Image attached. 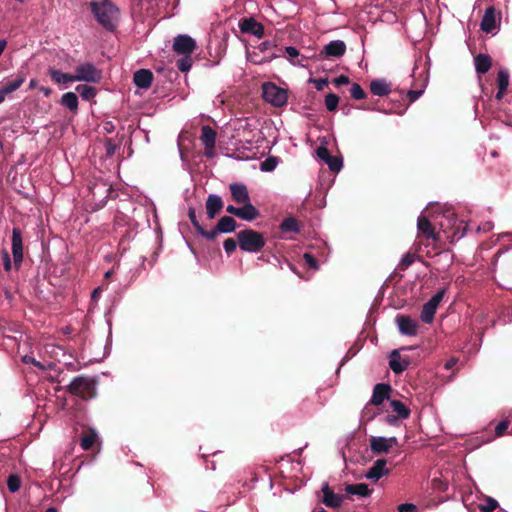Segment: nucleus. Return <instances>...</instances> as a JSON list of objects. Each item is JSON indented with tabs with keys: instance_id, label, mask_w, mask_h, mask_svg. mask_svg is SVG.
<instances>
[{
	"instance_id": "4468645a",
	"label": "nucleus",
	"mask_w": 512,
	"mask_h": 512,
	"mask_svg": "<svg viewBox=\"0 0 512 512\" xmlns=\"http://www.w3.org/2000/svg\"><path fill=\"white\" fill-rule=\"evenodd\" d=\"M232 199L238 204H244L250 201V196L246 185L243 183H231L229 186Z\"/></svg>"
},
{
	"instance_id": "f8f14e48",
	"label": "nucleus",
	"mask_w": 512,
	"mask_h": 512,
	"mask_svg": "<svg viewBox=\"0 0 512 512\" xmlns=\"http://www.w3.org/2000/svg\"><path fill=\"white\" fill-rule=\"evenodd\" d=\"M12 255L15 265L19 266L23 260V242L19 228L12 230Z\"/></svg>"
},
{
	"instance_id": "13d9d810",
	"label": "nucleus",
	"mask_w": 512,
	"mask_h": 512,
	"mask_svg": "<svg viewBox=\"0 0 512 512\" xmlns=\"http://www.w3.org/2000/svg\"><path fill=\"white\" fill-rule=\"evenodd\" d=\"M334 83L336 86H342L349 83V78L345 75H340L334 79Z\"/></svg>"
},
{
	"instance_id": "6e6552de",
	"label": "nucleus",
	"mask_w": 512,
	"mask_h": 512,
	"mask_svg": "<svg viewBox=\"0 0 512 512\" xmlns=\"http://www.w3.org/2000/svg\"><path fill=\"white\" fill-rule=\"evenodd\" d=\"M445 294V289L439 290L432 298L423 305L421 311V320L424 323H431L434 319L437 308Z\"/></svg>"
},
{
	"instance_id": "423d86ee",
	"label": "nucleus",
	"mask_w": 512,
	"mask_h": 512,
	"mask_svg": "<svg viewBox=\"0 0 512 512\" xmlns=\"http://www.w3.org/2000/svg\"><path fill=\"white\" fill-rule=\"evenodd\" d=\"M263 97L267 102L276 107H281L287 102L286 91L273 83L263 85Z\"/></svg>"
},
{
	"instance_id": "393cba45",
	"label": "nucleus",
	"mask_w": 512,
	"mask_h": 512,
	"mask_svg": "<svg viewBox=\"0 0 512 512\" xmlns=\"http://www.w3.org/2000/svg\"><path fill=\"white\" fill-rule=\"evenodd\" d=\"M475 70L479 75L487 73L491 67V58L487 54H478L474 58Z\"/></svg>"
},
{
	"instance_id": "09e8293b",
	"label": "nucleus",
	"mask_w": 512,
	"mask_h": 512,
	"mask_svg": "<svg viewBox=\"0 0 512 512\" xmlns=\"http://www.w3.org/2000/svg\"><path fill=\"white\" fill-rule=\"evenodd\" d=\"M188 217L192 223V225L194 226L195 230H200L201 229V225L199 223V221L197 220V217H196V212H195V209L193 207H189L188 208Z\"/></svg>"
},
{
	"instance_id": "680f3d73",
	"label": "nucleus",
	"mask_w": 512,
	"mask_h": 512,
	"mask_svg": "<svg viewBox=\"0 0 512 512\" xmlns=\"http://www.w3.org/2000/svg\"><path fill=\"white\" fill-rule=\"evenodd\" d=\"M274 46H275V44H274L273 41H264V42H262L259 45V49L264 52V51H267V50H269L270 48H272Z\"/></svg>"
},
{
	"instance_id": "f257e3e1",
	"label": "nucleus",
	"mask_w": 512,
	"mask_h": 512,
	"mask_svg": "<svg viewBox=\"0 0 512 512\" xmlns=\"http://www.w3.org/2000/svg\"><path fill=\"white\" fill-rule=\"evenodd\" d=\"M462 223L457 224V220L453 214L440 216H433L430 220L426 215V210L423 211L417 220V229L427 239L438 241L440 239L439 232H436V228H439L443 232H448L450 229L455 231L452 235V241L454 239H461L466 234L467 224L461 227Z\"/></svg>"
},
{
	"instance_id": "774afa93",
	"label": "nucleus",
	"mask_w": 512,
	"mask_h": 512,
	"mask_svg": "<svg viewBox=\"0 0 512 512\" xmlns=\"http://www.w3.org/2000/svg\"><path fill=\"white\" fill-rule=\"evenodd\" d=\"M505 92H506V90H500V89L498 88V92L496 93V99H497V100H501V99L503 98V96H504Z\"/></svg>"
},
{
	"instance_id": "5701e85b",
	"label": "nucleus",
	"mask_w": 512,
	"mask_h": 512,
	"mask_svg": "<svg viewBox=\"0 0 512 512\" xmlns=\"http://www.w3.org/2000/svg\"><path fill=\"white\" fill-rule=\"evenodd\" d=\"M259 216L258 209L251 203V201L242 204L239 207L238 218L245 221H253Z\"/></svg>"
},
{
	"instance_id": "603ef678",
	"label": "nucleus",
	"mask_w": 512,
	"mask_h": 512,
	"mask_svg": "<svg viewBox=\"0 0 512 512\" xmlns=\"http://www.w3.org/2000/svg\"><path fill=\"white\" fill-rule=\"evenodd\" d=\"M317 156L324 162L331 156L328 149L324 146H320L316 150Z\"/></svg>"
},
{
	"instance_id": "052dcab7",
	"label": "nucleus",
	"mask_w": 512,
	"mask_h": 512,
	"mask_svg": "<svg viewBox=\"0 0 512 512\" xmlns=\"http://www.w3.org/2000/svg\"><path fill=\"white\" fill-rule=\"evenodd\" d=\"M205 156L208 158H213L215 156V145L205 146Z\"/></svg>"
},
{
	"instance_id": "f704fd0d",
	"label": "nucleus",
	"mask_w": 512,
	"mask_h": 512,
	"mask_svg": "<svg viewBox=\"0 0 512 512\" xmlns=\"http://www.w3.org/2000/svg\"><path fill=\"white\" fill-rule=\"evenodd\" d=\"M22 361L25 364H32L43 371L51 370L54 368V364L52 362H49L47 364H42L41 362L37 361L34 357L29 356V355H24L22 357Z\"/></svg>"
},
{
	"instance_id": "0eeeda50",
	"label": "nucleus",
	"mask_w": 512,
	"mask_h": 512,
	"mask_svg": "<svg viewBox=\"0 0 512 512\" xmlns=\"http://www.w3.org/2000/svg\"><path fill=\"white\" fill-rule=\"evenodd\" d=\"M26 79L27 71L23 68L18 70L17 73L9 76L0 88V95L2 96L3 100H5L9 94L17 91L26 81Z\"/></svg>"
},
{
	"instance_id": "69168bd1",
	"label": "nucleus",
	"mask_w": 512,
	"mask_h": 512,
	"mask_svg": "<svg viewBox=\"0 0 512 512\" xmlns=\"http://www.w3.org/2000/svg\"><path fill=\"white\" fill-rule=\"evenodd\" d=\"M226 211L229 213V214H232V215H235L236 217H238V214H239V207H235L233 205H228L226 207Z\"/></svg>"
},
{
	"instance_id": "4d7b16f0",
	"label": "nucleus",
	"mask_w": 512,
	"mask_h": 512,
	"mask_svg": "<svg viewBox=\"0 0 512 512\" xmlns=\"http://www.w3.org/2000/svg\"><path fill=\"white\" fill-rule=\"evenodd\" d=\"M415 510L416 506L410 503L401 504L398 507L399 512H415Z\"/></svg>"
},
{
	"instance_id": "a878e982",
	"label": "nucleus",
	"mask_w": 512,
	"mask_h": 512,
	"mask_svg": "<svg viewBox=\"0 0 512 512\" xmlns=\"http://www.w3.org/2000/svg\"><path fill=\"white\" fill-rule=\"evenodd\" d=\"M48 74L51 77V79L57 84L66 85L68 83L75 82L73 74L64 73L55 68H50L48 70Z\"/></svg>"
},
{
	"instance_id": "9d476101",
	"label": "nucleus",
	"mask_w": 512,
	"mask_h": 512,
	"mask_svg": "<svg viewBox=\"0 0 512 512\" xmlns=\"http://www.w3.org/2000/svg\"><path fill=\"white\" fill-rule=\"evenodd\" d=\"M395 323L402 335L411 337L415 336L418 332V322L415 319H412L410 316L397 315L395 318Z\"/></svg>"
},
{
	"instance_id": "f3484780",
	"label": "nucleus",
	"mask_w": 512,
	"mask_h": 512,
	"mask_svg": "<svg viewBox=\"0 0 512 512\" xmlns=\"http://www.w3.org/2000/svg\"><path fill=\"white\" fill-rule=\"evenodd\" d=\"M223 208V201L219 195L210 194L206 200V213L208 219H213Z\"/></svg>"
},
{
	"instance_id": "6ab92c4d",
	"label": "nucleus",
	"mask_w": 512,
	"mask_h": 512,
	"mask_svg": "<svg viewBox=\"0 0 512 512\" xmlns=\"http://www.w3.org/2000/svg\"><path fill=\"white\" fill-rule=\"evenodd\" d=\"M390 391V385L384 383L376 384L373 389V394L370 403L375 406L381 405L385 399L389 398Z\"/></svg>"
},
{
	"instance_id": "c85d7f7f",
	"label": "nucleus",
	"mask_w": 512,
	"mask_h": 512,
	"mask_svg": "<svg viewBox=\"0 0 512 512\" xmlns=\"http://www.w3.org/2000/svg\"><path fill=\"white\" fill-rule=\"evenodd\" d=\"M285 57L286 59L292 64V65H298V66H304L303 60L306 59V57L301 56L298 51V49L294 46H287L285 47Z\"/></svg>"
},
{
	"instance_id": "ddd939ff",
	"label": "nucleus",
	"mask_w": 512,
	"mask_h": 512,
	"mask_svg": "<svg viewBox=\"0 0 512 512\" xmlns=\"http://www.w3.org/2000/svg\"><path fill=\"white\" fill-rule=\"evenodd\" d=\"M386 464L387 461L385 459H377L365 473V478L378 481L383 476L389 474V469L386 467Z\"/></svg>"
},
{
	"instance_id": "39448f33",
	"label": "nucleus",
	"mask_w": 512,
	"mask_h": 512,
	"mask_svg": "<svg viewBox=\"0 0 512 512\" xmlns=\"http://www.w3.org/2000/svg\"><path fill=\"white\" fill-rule=\"evenodd\" d=\"M75 82L98 83L102 72L94 64L86 62L78 65L73 74Z\"/></svg>"
},
{
	"instance_id": "79ce46f5",
	"label": "nucleus",
	"mask_w": 512,
	"mask_h": 512,
	"mask_svg": "<svg viewBox=\"0 0 512 512\" xmlns=\"http://www.w3.org/2000/svg\"><path fill=\"white\" fill-rule=\"evenodd\" d=\"M7 486L10 492H17L21 487L20 478L17 475H10L7 480Z\"/></svg>"
},
{
	"instance_id": "cd10ccee",
	"label": "nucleus",
	"mask_w": 512,
	"mask_h": 512,
	"mask_svg": "<svg viewBox=\"0 0 512 512\" xmlns=\"http://www.w3.org/2000/svg\"><path fill=\"white\" fill-rule=\"evenodd\" d=\"M60 104L71 112L76 113L78 110V97L74 92L64 93L61 97Z\"/></svg>"
},
{
	"instance_id": "72a5a7b5",
	"label": "nucleus",
	"mask_w": 512,
	"mask_h": 512,
	"mask_svg": "<svg viewBox=\"0 0 512 512\" xmlns=\"http://www.w3.org/2000/svg\"><path fill=\"white\" fill-rule=\"evenodd\" d=\"M280 229L283 233H298V221L293 217H288L283 220V222L280 225Z\"/></svg>"
},
{
	"instance_id": "5fc2aeb1",
	"label": "nucleus",
	"mask_w": 512,
	"mask_h": 512,
	"mask_svg": "<svg viewBox=\"0 0 512 512\" xmlns=\"http://www.w3.org/2000/svg\"><path fill=\"white\" fill-rule=\"evenodd\" d=\"M424 92V89L420 90H409L407 92V96L410 100V102H415Z\"/></svg>"
},
{
	"instance_id": "c756f323",
	"label": "nucleus",
	"mask_w": 512,
	"mask_h": 512,
	"mask_svg": "<svg viewBox=\"0 0 512 512\" xmlns=\"http://www.w3.org/2000/svg\"><path fill=\"white\" fill-rule=\"evenodd\" d=\"M99 439L97 431L90 428L86 434H84L80 440V446L83 450H89Z\"/></svg>"
},
{
	"instance_id": "864d4df0",
	"label": "nucleus",
	"mask_w": 512,
	"mask_h": 512,
	"mask_svg": "<svg viewBox=\"0 0 512 512\" xmlns=\"http://www.w3.org/2000/svg\"><path fill=\"white\" fill-rule=\"evenodd\" d=\"M414 262V256L411 254H406L402 257L400 261V266L405 269L409 267Z\"/></svg>"
},
{
	"instance_id": "7ed1b4c3",
	"label": "nucleus",
	"mask_w": 512,
	"mask_h": 512,
	"mask_svg": "<svg viewBox=\"0 0 512 512\" xmlns=\"http://www.w3.org/2000/svg\"><path fill=\"white\" fill-rule=\"evenodd\" d=\"M236 236L240 249L245 252L258 253L266 244L263 234L253 229L241 230Z\"/></svg>"
},
{
	"instance_id": "dca6fc26",
	"label": "nucleus",
	"mask_w": 512,
	"mask_h": 512,
	"mask_svg": "<svg viewBox=\"0 0 512 512\" xmlns=\"http://www.w3.org/2000/svg\"><path fill=\"white\" fill-rule=\"evenodd\" d=\"M346 51V45L342 40H333L326 44L322 50V54L326 57H340Z\"/></svg>"
},
{
	"instance_id": "7c9ffc66",
	"label": "nucleus",
	"mask_w": 512,
	"mask_h": 512,
	"mask_svg": "<svg viewBox=\"0 0 512 512\" xmlns=\"http://www.w3.org/2000/svg\"><path fill=\"white\" fill-rule=\"evenodd\" d=\"M236 227V221L230 216L221 217L217 223V231L224 234L235 231Z\"/></svg>"
},
{
	"instance_id": "bb28decb",
	"label": "nucleus",
	"mask_w": 512,
	"mask_h": 512,
	"mask_svg": "<svg viewBox=\"0 0 512 512\" xmlns=\"http://www.w3.org/2000/svg\"><path fill=\"white\" fill-rule=\"evenodd\" d=\"M345 492L350 495H357L360 497H367L372 493V490L365 483L348 484L345 487Z\"/></svg>"
},
{
	"instance_id": "412c9836",
	"label": "nucleus",
	"mask_w": 512,
	"mask_h": 512,
	"mask_svg": "<svg viewBox=\"0 0 512 512\" xmlns=\"http://www.w3.org/2000/svg\"><path fill=\"white\" fill-rule=\"evenodd\" d=\"M322 491L324 493L323 503L326 506L331 508H338L341 506L343 502V496L330 491L328 483L323 484Z\"/></svg>"
},
{
	"instance_id": "0e129e2a",
	"label": "nucleus",
	"mask_w": 512,
	"mask_h": 512,
	"mask_svg": "<svg viewBox=\"0 0 512 512\" xmlns=\"http://www.w3.org/2000/svg\"><path fill=\"white\" fill-rule=\"evenodd\" d=\"M457 362H458V359H457V358H451V359H449V360L445 363L444 368H445L446 370H450L451 368H453V367L457 364Z\"/></svg>"
},
{
	"instance_id": "e433bc0d",
	"label": "nucleus",
	"mask_w": 512,
	"mask_h": 512,
	"mask_svg": "<svg viewBox=\"0 0 512 512\" xmlns=\"http://www.w3.org/2000/svg\"><path fill=\"white\" fill-rule=\"evenodd\" d=\"M177 68L181 72H187L192 67L191 54L182 55V57L177 61Z\"/></svg>"
},
{
	"instance_id": "ea45409f",
	"label": "nucleus",
	"mask_w": 512,
	"mask_h": 512,
	"mask_svg": "<svg viewBox=\"0 0 512 512\" xmlns=\"http://www.w3.org/2000/svg\"><path fill=\"white\" fill-rule=\"evenodd\" d=\"M278 164V160L276 157H268L260 164V169L263 172H271L273 171Z\"/></svg>"
},
{
	"instance_id": "20e7f679",
	"label": "nucleus",
	"mask_w": 512,
	"mask_h": 512,
	"mask_svg": "<svg viewBox=\"0 0 512 512\" xmlns=\"http://www.w3.org/2000/svg\"><path fill=\"white\" fill-rule=\"evenodd\" d=\"M68 391L83 399L91 398L95 392V383L89 377L77 376L68 385Z\"/></svg>"
},
{
	"instance_id": "b1692460",
	"label": "nucleus",
	"mask_w": 512,
	"mask_h": 512,
	"mask_svg": "<svg viewBox=\"0 0 512 512\" xmlns=\"http://www.w3.org/2000/svg\"><path fill=\"white\" fill-rule=\"evenodd\" d=\"M370 90L376 96H386L391 92V84L385 79H375L370 83Z\"/></svg>"
},
{
	"instance_id": "58836bf2",
	"label": "nucleus",
	"mask_w": 512,
	"mask_h": 512,
	"mask_svg": "<svg viewBox=\"0 0 512 512\" xmlns=\"http://www.w3.org/2000/svg\"><path fill=\"white\" fill-rule=\"evenodd\" d=\"M325 163L328 165L329 169L335 172H339L343 167V161L340 157L330 156Z\"/></svg>"
},
{
	"instance_id": "3c124183",
	"label": "nucleus",
	"mask_w": 512,
	"mask_h": 512,
	"mask_svg": "<svg viewBox=\"0 0 512 512\" xmlns=\"http://www.w3.org/2000/svg\"><path fill=\"white\" fill-rule=\"evenodd\" d=\"M309 81L314 84L318 91H322L328 85V80L326 78L310 79Z\"/></svg>"
},
{
	"instance_id": "a19ab883",
	"label": "nucleus",
	"mask_w": 512,
	"mask_h": 512,
	"mask_svg": "<svg viewBox=\"0 0 512 512\" xmlns=\"http://www.w3.org/2000/svg\"><path fill=\"white\" fill-rule=\"evenodd\" d=\"M339 103V98L336 94L330 93L325 97V106L328 111H335Z\"/></svg>"
},
{
	"instance_id": "49530a36",
	"label": "nucleus",
	"mask_w": 512,
	"mask_h": 512,
	"mask_svg": "<svg viewBox=\"0 0 512 512\" xmlns=\"http://www.w3.org/2000/svg\"><path fill=\"white\" fill-rule=\"evenodd\" d=\"M498 506V502L493 498H487L485 501V504L482 506L483 512H492L494 511Z\"/></svg>"
},
{
	"instance_id": "9b49d317",
	"label": "nucleus",
	"mask_w": 512,
	"mask_h": 512,
	"mask_svg": "<svg viewBox=\"0 0 512 512\" xmlns=\"http://www.w3.org/2000/svg\"><path fill=\"white\" fill-rule=\"evenodd\" d=\"M397 443L396 437L373 436L370 440V448L374 453H387Z\"/></svg>"
},
{
	"instance_id": "4be33fe9",
	"label": "nucleus",
	"mask_w": 512,
	"mask_h": 512,
	"mask_svg": "<svg viewBox=\"0 0 512 512\" xmlns=\"http://www.w3.org/2000/svg\"><path fill=\"white\" fill-rule=\"evenodd\" d=\"M152 80L153 74L148 69H140L134 73V84L141 89L149 88L151 86Z\"/></svg>"
},
{
	"instance_id": "473e14b6",
	"label": "nucleus",
	"mask_w": 512,
	"mask_h": 512,
	"mask_svg": "<svg viewBox=\"0 0 512 512\" xmlns=\"http://www.w3.org/2000/svg\"><path fill=\"white\" fill-rule=\"evenodd\" d=\"M390 406L396 415L401 419H407L410 416L409 408L400 400H391Z\"/></svg>"
},
{
	"instance_id": "1a4fd4ad",
	"label": "nucleus",
	"mask_w": 512,
	"mask_h": 512,
	"mask_svg": "<svg viewBox=\"0 0 512 512\" xmlns=\"http://www.w3.org/2000/svg\"><path fill=\"white\" fill-rule=\"evenodd\" d=\"M196 48V41L187 34H180L174 38L173 50L179 55L192 54Z\"/></svg>"
},
{
	"instance_id": "de8ad7c7",
	"label": "nucleus",
	"mask_w": 512,
	"mask_h": 512,
	"mask_svg": "<svg viewBox=\"0 0 512 512\" xmlns=\"http://www.w3.org/2000/svg\"><path fill=\"white\" fill-rule=\"evenodd\" d=\"M237 243L238 241L236 242L234 239L232 238H228L224 241L223 243V247H224V250L227 254H231L232 252H234L237 248Z\"/></svg>"
},
{
	"instance_id": "f03ea898",
	"label": "nucleus",
	"mask_w": 512,
	"mask_h": 512,
	"mask_svg": "<svg viewBox=\"0 0 512 512\" xmlns=\"http://www.w3.org/2000/svg\"><path fill=\"white\" fill-rule=\"evenodd\" d=\"M91 9L97 21L107 30L115 29L119 17L118 8L109 0L93 2Z\"/></svg>"
},
{
	"instance_id": "2f4dec72",
	"label": "nucleus",
	"mask_w": 512,
	"mask_h": 512,
	"mask_svg": "<svg viewBox=\"0 0 512 512\" xmlns=\"http://www.w3.org/2000/svg\"><path fill=\"white\" fill-rule=\"evenodd\" d=\"M200 140L203 146L215 145L216 143V132L210 126H203L201 129Z\"/></svg>"
},
{
	"instance_id": "8fccbe9b",
	"label": "nucleus",
	"mask_w": 512,
	"mask_h": 512,
	"mask_svg": "<svg viewBox=\"0 0 512 512\" xmlns=\"http://www.w3.org/2000/svg\"><path fill=\"white\" fill-rule=\"evenodd\" d=\"M510 422L508 420H503L497 424L495 427V435L502 436L504 432L508 429Z\"/></svg>"
},
{
	"instance_id": "2eb2a0df",
	"label": "nucleus",
	"mask_w": 512,
	"mask_h": 512,
	"mask_svg": "<svg viewBox=\"0 0 512 512\" xmlns=\"http://www.w3.org/2000/svg\"><path fill=\"white\" fill-rule=\"evenodd\" d=\"M497 28V16L493 7H488L481 20V29L486 33H494Z\"/></svg>"
},
{
	"instance_id": "a18cd8bd",
	"label": "nucleus",
	"mask_w": 512,
	"mask_h": 512,
	"mask_svg": "<svg viewBox=\"0 0 512 512\" xmlns=\"http://www.w3.org/2000/svg\"><path fill=\"white\" fill-rule=\"evenodd\" d=\"M305 263L312 269L318 270L319 263L311 253H304L303 255Z\"/></svg>"
},
{
	"instance_id": "bf43d9fd",
	"label": "nucleus",
	"mask_w": 512,
	"mask_h": 512,
	"mask_svg": "<svg viewBox=\"0 0 512 512\" xmlns=\"http://www.w3.org/2000/svg\"><path fill=\"white\" fill-rule=\"evenodd\" d=\"M385 422L392 426H397L399 424V417L395 415H387L385 417Z\"/></svg>"
},
{
	"instance_id": "aec40b11",
	"label": "nucleus",
	"mask_w": 512,
	"mask_h": 512,
	"mask_svg": "<svg viewBox=\"0 0 512 512\" xmlns=\"http://www.w3.org/2000/svg\"><path fill=\"white\" fill-rule=\"evenodd\" d=\"M409 361L402 359L398 350H393L389 355V367L396 373L400 374L407 369Z\"/></svg>"
},
{
	"instance_id": "c9c22d12",
	"label": "nucleus",
	"mask_w": 512,
	"mask_h": 512,
	"mask_svg": "<svg viewBox=\"0 0 512 512\" xmlns=\"http://www.w3.org/2000/svg\"><path fill=\"white\" fill-rule=\"evenodd\" d=\"M76 90L80 93V96L82 97V99L87 100V101L93 99L96 95V89L92 86L78 85L76 87Z\"/></svg>"
},
{
	"instance_id": "338daca9",
	"label": "nucleus",
	"mask_w": 512,
	"mask_h": 512,
	"mask_svg": "<svg viewBox=\"0 0 512 512\" xmlns=\"http://www.w3.org/2000/svg\"><path fill=\"white\" fill-rule=\"evenodd\" d=\"M39 90L45 95L49 96L51 94V89L48 87L41 86Z\"/></svg>"
},
{
	"instance_id": "6e6d98bb",
	"label": "nucleus",
	"mask_w": 512,
	"mask_h": 512,
	"mask_svg": "<svg viewBox=\"0 0 512 512\" xmlns=\"http://www.w3.org/2000/svg\"><path fill=\"white\" fill-rule=\"evenodd\" d=\"M494 227V224L493 222L491 221H486V222H483L482 224L478 225L477 226V232H488L490 230H492Z\"/></svg>"
},
{
	"instance_id": "c03bdc74",
	"label": "nucleus",
	"mask_w": 512,
	"mask_h": 512,
	"mask_svg": "<svg viewBox=\"0 0 512 512\" xmlns=\"http://www.w3.org/2000/svg\"><path fill=\"white\" fill-rule=\"evenodd\" d=\"M197 233L206 238L207 240H213L220 234V231H217V225L210 231H206L202 226L200 230H197Z\"/></svg>"
},
{
	"instance_id": "37998d69",
	"label": "nucleus",
	"mask_w": 512,
	"mask_h": 512,
	"mask_svg": "<svg viewBox=\"0 0 512 512\" xmlns=\"http://www.w3.org/2000/svg\"><path fill=\"white\" fill-rule=\"evenodd\" d=\"M351 96L356 100H361L366 97V93L358 83H353L350 89Z\"/></svg>"
},
{
	"instance_id": "4c0bfd02",
	"label": "nucleus",
	"mask_w": 512,
	"mask_h": 512,
	"mask_svg": "<svg viewBox=\"0 0 512 512\" xmlns=\"http://www.w3.org/2000/svg\"><path fill=\"white\" fill-rule=\"evenodd\" d=\"M497 82L500 90H507L509 85V73L506 69H501L498 72Z\"/></svg>"
},
{
	"instance_id": "e2e57ef3",
	"label": "nucleus",
	"mask_w": 512,
	"mask_h": 512,
	"mask_svg": "<svg viewBox=\"0 0 512 512\" xmlns=\"http://www.w3.org/2000/svg\"><path fill=\"white\" fill-rule=\"evenodd\" d=\"M3 262H4V268L6 271H9L11 269V261L8 253H4L3 255Z\"/></svg>"
},
{
	"instance_id": "a211bd4d",
	"label": "nucleus",
	"mask_w": 512,
	"mask_h": 512,
	"mask_svg": "<svg viewBox=\"0 0 512 512\" xmlns=\"http://www.w3.org/2000/svg\"><path fill=\"white\" fill-rule=\"evenodd\" d=\"M240 29L243 33L252 34L258 38H261L264 34V28L262 24L258 23L253 18L244 19L240 23Z\"/></svg>"
}]
</instances>
